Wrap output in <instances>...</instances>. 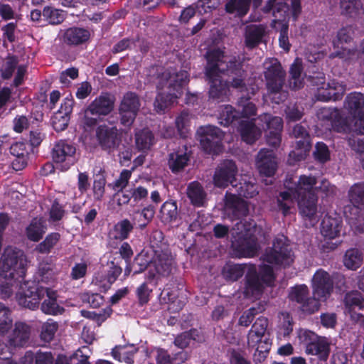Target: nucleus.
<instances>
[{
    "label": "nucleus",
    "mask_w": 364,
    "mask_h": 364,
    "mask_svg": "<svg viewBox=\"0 0 364 364\" xmlns=\"http://www.w3.org/2000/svg\"><path fill=\"white\" fill-rule=\"evenodd\" d=\"M341 8L343 13L353 16L362 6L358 0H341Z\"/></svg>",
    "instance_id": "338daca9"
},
{
    "label": "nucleus",
    "mask_w": 364,
    "mask_h": 364,
    "mask_svg": "<svg viewBox=\"0 0 364 364\" xmlns=\"http://www.w3.org/2000/svg\"><path fill=\"white\" fill-rule=\"evenodd\" d=\"M27 144L23 141L14 143L10 147V153L16 157L13 161V167L16 170L23 168L27 164L28 149Z\"/></svg>",
    "instance_id": "f704fd0d"
},
{
    "label": "nucleus",
    "mask_w": 364,
    "mask_h": 364,
    "mask_svg": "<svg viewBox=\"0 0 364 364\" xmlns=\"http://www.w3.org/2000/svg\"><path fill=\"white\" fill-rule=\"evenodd\" d=\"M114 97L108 93H102L96 97L85 109L84 112V124L87 127H93L102 117L109 114L114 108Z\"/></svg>",
    "instance_id": "9b49d317"
},
{
    "label": "nucleus",
    "mask_w": 364,
    "mask_h": 364,
    "mask_svg": "<svg viewBox=\"0 0 364 364\" xmlns=\"http://www.w3.org/2000/svg\"><path fill=\"white\" fill-rule=\"evenodd\" d=\"M348 144L353 150L360 154V160L364 169V135L360 134L358 136L349 138Z\"/></svg>",
    "instance_id": "052dcab7"
},
{
    "label": "nucleus",
    "mask_w": 364,
    "mask_h": 364,
    "mask_svg": "<svg viewBox=\"0 0 364 364\" xmlns=\"http://www.w3.org/2000/svg\"><path fill=\"white\" fill-rule=\"evenodd\" d=\"M344 304L346 310L349 313H352L355 309H364V299L358 291L347 293L344 298Z\"/></svg>",
    "instance_id": "c03bdc74"
},
{
    "label": "nucleus",
    "mask_w": 364,
    "mask_h": 364,
    "mask_svg": "<svg viewBox=\"0 0 364 364\" xmlns=\"http://www.w3.org/2000/svg\"><path fill=\"white\" fill-rule=\"evenodd\" d=\"M140 107L141 100L139 95L133 92H126L122 98L118 109L121 123L126 127L131 126Z\"/></svg>",
    "instance_id": "2eb2a0df"
},
{
    "label": "nucleus",
    "mask_w": 364,
    "mask_h": 364,
    "mask_svg": "<svg viewBox=\"0 0 364 364\" xmlns=\"http://www.w3.org/2000/svg\"><path fill=\"white\" fill-rule=\"evenodd\" d=\"M18 60L16 57H9L3 65L1 72L4 79L10 78L17 68Z\"/></svg>",
    "instance_id": "e2e57ef3"
},
{
    "label": "nucleus",
    "mask_w": 364,
    "mask_h": 364,
    "mask_svg": "<svg viewBox=\"0 0 364 364\" xmlns=\"http://www.w3.org/2000/svg\"><path fill=\"white\" fill-rule=\"evenodd\" d=\"M268 324V320L265 317L260 316L256 319L247 335V343L249 348H255V346L272 345Z\"/></svg>",
    "instance_id": "dca6fc26"
},
{
    "label": "nucleus",
    "mask_w": 364,
    "mask_h": 364,
    "mask_svg": "<svg viewBox=\"0 0 364 364\" xmlns=\"http://www.w3.org/2000/svg\"><path fill=\"white\" fill-rule=\"evenodd\" d=\"M311 287L313 294L318 300H326L333 290L332 276L321 268L317 269L311 279Z\"/></svg>",
    "instance_id": "aec40b11"
},
{
    "label": "nucleus",
    "mask_w": 364,
    "mask_h": 364,
    "mask_svg": "<svg viewBox=\"0 0 364 364\" xmlns=\"http://www.w3.org/2000/svg\"><path fill=\"white\" fill-rule=\"evenodd\" d=\"M70 117L59 112H55L52 117V125L55 130L60 132L66 129L68 125Z\"/></svg>",
    "instance_id": "69168bd1"
},
{
    "label": "nucleus",
    "mask_w": 364,
    "mask_h": 364,
    "mask_svg": "<svg viewBox=\"0 0 364 364\" xmlns=\"http://www.w3.org/2000/svg\"><path fill=\"white\" fill-rule=\"evenodd\" d=\"M272 345H262L255 346V352L253 355V361L255 364L262 363L267 358Z\"/></svg>",
    "instance_id": "774afa93"
},
{
    "label": "nucleus",
    "mask_w": 364,
    "mask_h": 364,
    "mask_svg": "<svg viewBox=\"0 0 364 364\" xmlns=\"http://www.w3.org/2000/svg\"><path fill=\"white\" fill-rule=\"evenodd\" d=\"M191 115L186 111H183L176 119V127L181 137L186 138L190 131Z\"/></svg>",
    "instance_id": "6e6d98bb"
},
{
    "label": "nucleus",
    "mask_w": 364,
    "mask_h": 364,
    "mask_svg": "<svg viewBox=\"0 0 364 364\" xmlns=\"http://www.w3.org/2000/svg\"><path fill=\"white\" fill-rule=\"evenodd\" d=\"M256 166L259 172L266 176H273L277 168V161L272 150L262 149L257 154Z\"/></svg>",
    "instance_id": "cd10ccee"
},
{
    "label": "nucleus",
    "mask_w": 364,
    "mask_h": 364,
    "mask_svg": "<svg viewBox=\"0 0 364 364\" xmlns=\"http://www.w3.org/2000/svg\"><path fill=\"white\" fill-rule=\"evenodd\" d=\"M134 169V167H133L131 170H122L119 174V178L109 186L112 187L114 191L122 192V191H123L127 186Z\"/></svg>",
    "instance_id": "13d9d810"
},
{
    "label": "nucleus",
    "mask_w": 364,
    "mask_h": 364,
    "mask_svg": "<svg viewBox=\"0 0 364 364\" xmlns=\"http://www.w3.org/2000/svg\"><path fill=\"white\" fill-rule=\"evenodd\" d=\"M105 171L100 168L97 173H95V179L93 182V196L95 200H101L105 194V186L106 179L104 174Z\"/></svg>",
    "instance_id": "603ef678"
},
{
    "label": "nucleus",
    "mask_w": 364,
    "mask_h": 364,
    "mask_svg": "<svg viewBox=\"0 0 364 364\" xmlns=\"http://www.w3.org/2000/svg\"><path fill=\"white\" fill-rule=\"evenodd\" d=\"M291 301L299 304V309L304 313L314 314L320 308L319 301L314 296H309V290L306 285L301 284L292 287L289 293Z\"/></svg>",
    "instance_id": "f3484780"
},
{
    "label": "nucleus",
    "mask_w": 364,
    "mask_h": 364,
    "mask_svg": "<svg viewBox=\"0 0 364 364\" xmlns=\"http://www.w3.org/2000/svg\"><path fill=\"white\" fill-rule=\"evenodd\" d=\"M173 267V259L170 255L166 252L156 254L149 263L147 277L149 280H153L161 277H168L171 274Z\"/></svg>",
    "instance_id": "4be33fe9"
},
{
    "label": "nucleus",
    "mask_w": 364,
    "mask_h": 364,
    "mask_svg": "<svg viewBox=\"0 0 364 364\" xmlns=\"http://www.w3.org/2000/svg\"><path fill=\"white\" fill-rule=\"evenodd\" d=\"M197 135L205 152L218 154L221 151L223 132L218 127L211 125L200 127L197 130Z\"/></svg>",
    "instance_id": "4468645a"
},
{
    "label": "nucleus",
    "mask_w": 364,
    "mask_h": 364,
    "mask_svg": "<svg viewBox=\"0 0 364 364\" xmlns=\"http://www.w3.org/2000/svg\"><path fill=\"white\" fill-rule=\"evenodd\" d=\"M31 326L23 322H16L14 328L9 337L8 345H4V348L8 350L9 355H11L12 350L18 347L26 346L30 338Z\"/></svg>",
    "instance_id": "a878e982"
},
{
    "label": "nucleus",
    "mask_w": 364,
    "mask_h": 364,
    "mask_svg": "<svg viewBox=\"0 0 364 364\" xmlns=\"http://www.w3.org/2000/svg\"><path fill=\"white\" fill-rule=\"evenodd\" d=\"M264 76L272 100L277 104L283 102L287 97V93L282 90L286 73L277 59L269 58L264 61Z\"/></svg>",
    "instance_id": "1a4fd4ad"
},
{
    "label": "nucleus",
    "mask_w": 364,
    "mask_h": 364,
    "mask_svg": "<svg viewBox=\"0 0 364 364\" xmlns=\"http://www.w3.org/2000/svg\"><path fill=\"white\" fill-rule=\"evenodd\" d=\"M188 82V75L185 70L176 72L168 69L158 77V95L154 102L157 112H163L182 94V89Z\"/></svg>",
    "instance_id": "39448f33"
},
{
    "label": "nucleus",
    "mask_w": 364,
    "mask_h": 364,
    "mask_svg": "<svg viewBox=\"0 0 364 364\" xmlns=\"http://www.w3.org/2000/svg\"><path fill=\"white\" fill-rule=\"evenodd\" d=\"M255 223L240 221L232 230V248L237 257H252L258 251L257 238L254 235Z\"/></svg>",
    "instance_id": "6e6552de"
},
{
    "label": "nucleus",
    "mask_w": 364,
    "mask_h": 364,
    "mask_svg": "<svg viewBox=\"0 0 364 364\" xmlns=\"http://www.w3.org/2000/svg\"><path fill=\"white\" fill-rule=\"evenodd\" d=\"M135 143L136 148L141 151L148 150L154 143V137L152 132L148 129H144L135 134Z\"/></svg>",
    "instance_id": "a18cd8bd"
},
{
    "label": "nucleus",
    "mask_w": 364,
    "mask_h": 364,
    "mask_svg": "<svg viewBox=\"0 0 364 364\" xmlns=\"http://www.w3.org/2000/svg\"><path fill=\"white\" fill-rule=\"evenodd\" d=\"M161 296H163L164 300L170 302L171 305H173V306L170 308L176 311L181 309L186 303L185 299L178 301L176 294L173 291L164 290L162 291Z\"/></svg>",
    "instance_id": "0e129e2a"
},
{
    "label": "nucleus",
    "mask_w": 364,
    "mask_h": 364,
    "mask_svg": "<svg viewBox=\"0 0 364 364\" xmlns=\"http://www.w3.org/2000/svg\"><path fill=\"white\" fill-rule=\"evenodd\" d=\"M292 135L296 139L295 149L289 153V161L292 163L305 159L311 149L309 134L306 127L301 124H296L292 131Z\"/></svg>",
    "instance_id": "412c9836"
},
{
    "label": "nucleus",
    "mask_w": 364,
    "mask_h": 364,
    "mask_svg": "<svg viewBox=\"0 0 364 364\" xmlns=\"http://www.w3.org/2000/svg\"><path fill=\"white\" fill-rule=\"evenodd\" d=\"M58 329V323L53 319H48L41 328L40 338L46 343L50 342Z\"/></svg>",
    "instance_id": "864d4df0"
},
{
    "label": "nucleus",
    "mask_w": 364,
    "mask_h": 364,
    "mask_svg": "<svg viewBox=\"0 0 364 364\" xmlns=\"http://www.w3.org/2000/svg\"><path fill=\"white\" fill-rule=\"evenodd\" d=\"M154 208L148 205L143 208L141 211L135 212L133 215V220L137 222L140 229H144L154 218Z\"/></svg>",
    "instance_id": "3c124183"
},
{
    "label": "nucleus",
    "mask_w": 364,
    "mask_h": 364,
    "mask_svg": "<svg viewBox=\"0 0 364 364\" xmlns=\"http://www.w3.org/2000/svg\"><path fill=\"white\" fill-rule=\"evenodd\" d=\"M46 231L44 221L38 218H33L26 230L27 237L33 242L40 240Z\"/></svg>",
    "instance_id": "ea45409f"
},
{
    "label": "nucleus",
    "mask_w": 364,
    "mask_h": 364,
    "mask_svg": "<svg viewBox=\"0 0 364 364\" xmlns=\"http://www.w3.org/2000/svg\"><path fill=\"white\" fill-rule=\"evenodd\" d=\"M90 38L89 30L80 27H71L64 31L63 41L70 46H79L88 41Z\"/></svg>",
    "instance_id": "7c9ffc66"
},
{
    "label": "nucleus",
    "mask_w": 364,
    "mask_h": 364,
    "mask_svg": "<svg viewBox=\"0 0 364 364\" xmlns=\"http://www.w3.org/2000/svg\"><path fill=\"white\" fill-rule=\"evenodd\" d=\"M239 119V112L231 105H226L221 107L218 117L221 125L228 126Z\"/></svg>",
    "instance_id": "de8ad7c7"
},
{
    "label": "nucleus",
    "mask_w": 364,
    "mask_h": 364,
    "mask_svg": "<svg viewBox=\"0 0 364 364\" xmlns=\"http://www.w3.org/2000/svg\"><path fill=\"white\" fill-rule=\"evenodd\" d=\"M352 35L353 30L351 27H344L338 31L336 38L333 41L334 48L338 50L331 53V58L338 57L347 60L358 56V50L355 48L344 46V43L348 44L350 42Z\"/></svg>",
    "instance_id": "6ab92c4d"
},
{
    "label": "nucleus",
    "mask_w": 364,
    "mask_h": 364,
    "mask_svg": "<svg viewBox=\"0 0 364 364\" xmlns=\"http://www.w3.org/2000/svg\"><path fill=\"white\" fill-rule=\"evenodd\" d=\"M363 258V254L359 250L351 248L346 251L343 258V264L348 269L355 270L361 266Z\"/></svg>",
    "instance_id": "37998d69"
},
{
    "label": "nucleus",
    "mask_w": 364,
    "mask_h": 364,
    "mask_svg": "<svg viewBox=\"0 0 364 364\" xmlns=\"http://www.w3.org/2000/svg\"><path fill=\"white\" fill-rule=\"evenodd\" d=\"M301 0H268L262 11L264 14L272 13L274 17L272 23L284 21L289 11L296 19L301 12Z\"/></svg>",
    "instance_id": "f8f14e48"
},
{
    "label": "nucleus",
    "mask_w": 364,
    "mask_h": 364,
    "mask_svg": "<svg viewBox=\"0 0 364 364\" xmlns=\"http://www.w3.org/2000/svg\"><path fill=\"white\" fill-rule=\"evenodd\" d=\"M316 179L312 176L302 175L297 181L292 177L287 178L284 181V186L288 191L282 192L277 198V203L279 209L284 215L289 213L294 207L296 197L316 195Z\"/></svg>",
    "instance_id": "423d86ee"
},
{
    "label": "nucleus",
    "mask_w": 364,
    "mask_h": 364,
    "mask_svg": "<svg viewBox=\"0 0 364 364\" xmlns=\"http://www.w3.org/2000/svg\"><path fill=\"white\" fill-rule=\"evenodd\" d=\"M207 65L205 76L210 85L209 97L213 100H223L228 93V84L220 75H228L230 86L243 91L246 87L247 72L243 68L240 57L226 58L220 49H213L206 53Z\"/></svg>",
    "instance_id": "f03ea898"
},
{
    "label": "nucleus",
    "mask_w": 364,
    "mask_h": 364,
    "mask_svg": "<svg viewBox=\"0 0 364 364\" xmlns=\"http://www.w3.org/2000/svg\"><path fill=\"white\" fill-rule=\"evenodd\" d=\"M197 336L198 331L196 329L185 331L176 337L173 343L176 347L184 349L190 345L191 341L196 340Z\"/></svg>",
    "instance_id": "4d7b16f0"
},
{
    "label": "nucleus",
    "mask_w": 364,
    "mask_h": 364,
    "mask_svg": "<svg viewBox=\"0 0 364 364\" xmlns=\"http://www.w3.org/2000/svg\"><path fill=\"white\" fill-rule=\"evenodd\" d=\"M264 30L262 26L250 25L247 26L245 43L249 48L256 46L262 40Z\"/></svg>",
    "instance_id": "79ce46f5"
},
{
    "label": "nucleus",
    "mask_w": 364,
    "mask_h": 364,
    "mask_svg": "<svg viewBox=\"0 0 364 364\" xmlns=\"http://www.w3.org/2000/svg\"><path fill=\"white\" fill-rule=\"evenodd\" d=\"M60 239V235L58 232H52L48 235L43 241L39 243L35 250L41 254H48L56 245Z\"/></svg>",
    "instance_id": "8fccbe9b"
},
{
    "label": "nucleus",
    "mask_w": 364,
    "mask_h": 364,
    "mask_svg": "<svg viewBox=\"0 0 364 364\" xmlns=\"http://www.w3.org/2000/svg\"><path fill=\"white\" fill-rule=\"evenodd\" d=\"M97 136L100 144L105 150L111 149L116 145L117 134L112 129L100 127L97 131Z\"/></svg>",
    "instance_id": "4c0bfd02"
},
{
    "label": "nucleus",
    "mask_w": 364,
    "mask_h": 364,
    "mask_svg": "<svg viewBox=\"0 0 364 364\" xmlns=\"http://www.w3.org/2000/svg\"><path fill=\"white\" fill-rule=\"evenodd\" d=\"M258 193L257 186L251 182L235 183L232 190L225 196V212L232 220L239 219L248 214L247 203L240 197L252 198Z\"/></svg>",
    "instance_id": "0eeeda50"
},
{
    "label": "nucleus",
    "mask_w": 364,
    "mask_h": 364,
    "mask_svg": "<svg viewBox=\"0 0 364 364\" xmlns=\"http://www.w3.org/2000/svg\"><path fill=\"white\" fill-rule=\"evenodd\" d=\"M25 358L28 361H31L35 358V364H53L54 357L50 352H41L38 351L33 356L31 351L26 353Z\"/></svg>",
    "instance_id": "bf43d9fd"
},
{
    "label": "nucleus",
    "mask_w": 364,
    "mask_h": 364,
    "mask_svg": "<svg viewBox=\"0 0 364 364\" xmlns=\"http://www.w3.org/2000/svg\"><path fill=\"white\" fill-rule=\"evenodd\" d=\"M246 87L249 90L245 89L240 92H247V96L242 95L237 101V112H239L240 118H250L255 116L257 114L256 105L250 101L252 96L255 95L258 91V87L252 85L246 80Z\"/></svg>",
    "instance_id": "bb28decb"
},
{
    "label": "nucleus",
    "mask_w": 364,
    "mask_h": 364,
    "mask_svg": "<svg viewBox=\"0 0 364 364\" xmlns=\"http://www.w3.org/2000/svg\"><path fill=\"white\" fill-rule=\"evenodd\" d=\"M318 82L315 85L318 86L316 97L320 101L338 100L341 98L346 92V86L336 80L328 82L321 81L322 77L317 76Z\"/></svg>",
    "instance_id": "5701e85b"
},
{
    "label": "nucleus",
    "mask_w": 364,
    "mask_h": 364,
    "mask_svg": "<svg viewBox=\"0 0 364 364\" xmlns=\"http://www.w3.org/2000/svg\"><path fill=\"white\" fill-rule=\"evenodd\" d=\"M189 156L186 148L175 150L168 155V164L170 169L174 172H178L183 170L188 164Z\"/></svg>",
    "instance_id": "c9c22d12"
},
{
    "label": "nucleus",
    "mask_w": 364,
    "mask_h": 364,
    "mask_svg": "<svg viewBox=\"0 0 364 364\" xmlns=\"http://www.w3.org/2000/svg\"><path fill=\"white\" fill-rule=\"evenodd\" d=\"M252 1L253 7L257 9L262 0H228L225 9L228 14L242 17L248 13Z\"/></svg>",
    "instance_id": "2f4dec72"
},
{
    "label": "nucleus",
    "mask_w": 364,
    "mask_h": 364,
    "mask_svg": "<svg viewBox=\"0 0 364 364\" xmlns=\"http://www.w3.org/2000/svg\"><path fill=\"white\" fill-rule=\"evenodd\" d=\"M187 195L191 203L196 206H203L205 202L206 193L203 186L197 181L189 183Z\"/></svg>",
    "instance_id": "e433bc0d"
},
{
    "label": "nucleus",
    "mask_w": 364,
    "mask_h": 364,
    "mask_svg": "<svg viewBox=\"0 0 364 364\" xmlns=\"http://www.w3.org/2000/svg\"><path fill=\"white\" fill-rule=\"evenodd\" d=\"M299 339L306 346V353L315 355L321 361H326L330 354V342L325 337H318L314 332L301 331Z\"/></svg>",
    "instance_id": "ddd939ff"
},
{
    "label": "nucleus",
    "mask_w": 364,
    "mask_h": 364,
    "mask_svg": "<svg viewBox=\"0 0 364 364\" xmlns=\"http://www.w3.org/2000/svg\"><path fill=\"white\" fill-rule=\"evenodd\" d=\"M237 167L232 160H225L215 169L213 182L215 186L225 188L230 184L235 185Z\"/></svg>",
    "instance_id": "b1692460"
},
{
    "label": "nucleus",
    "mask_w": 364,
    "mask_h": 364,
    "mask_svg": "<svg viewBox=\"0 0 364 364\" xmlns=\"http://www.w3.org/2000/svg\"><path fill=\"white\" fill-rule=\"evenodd\" d=\"M43 16L50 24L52 25L60 24L65 18V14L63 11L52 6H46L43 9Z\"/></svg>",
    "instance_id": "5fc2aeb1"
},
{
    "label": "nucleus",
    "mask_w": 364,
    "mask_h": 364,
    "mask_svg": "<svg viewBox=\"0 0 364 364\" xmlns=\"http://www.w3.org/2000/svg\"><path fill=\"white\" fill-rule=\"evenodd\" d=\"M289 87L292 89H299L303 85L302 66L296 60L290 68Z\"/></svg>",
    "instance_id": "09e8293b"
},
{
    "label": "nucleus",
    "mask_w": 364,
    "mask_h": 364,
    "mask_svg": "<svg viewBox=\"0 0 364 364\" xmlns=\"http://www.w3.org/2000/svg\"><path fill=\"white\" fill-rule=\"evenodd\" d=\"M161 218L163 223H170L176 221L178 218V208L176 201H166L160 210Z\"/></svg>",
    "instance_id": "49530a36"
},
{
    "label": "nucleus",
    "mask_w": 364,
    "mask_h": 364,
    "mask_svg": "<svg viewBox=\"0 0 364 364\" xmlns=\"http://www.w3.org/2000/svg\"><path fill=\"white\" fill-rule=\"evenodd\" d=\"M134 229V223L128 219L117 223L109 232V244L115 247L119 242L127 239Z\"/></svg>",
    "instance_id": "c85d7f7f"
},
{
    "label": "nucleus",
    "mask_w": 364,
    "mask_h": 364,
    "mask_svg": "<svg viewBox=\"0 0 364 364\" xmlns=\"http://www.w3.org/2000/svg\"><path fill=\"white\" fill-rule=\"evenodd\" d=\"M238 131L240 133L242 139L250 144L255 143L262 134L260 128L255 125L254 119L251 121L241 120Z\"/></svg>",
    "instance_id": "473e14b6"
},
{
    "label": "nucleus",
    "mask_w": 364,
    "mask_h": 364,
    "mask_svg": "<svg viewBox=\"0 0 364 364\" xmlns=\"http://www.w3.org/2000/svg\"><path fill=\"white\" fill-rule=\"evenodd\" d=\"M344 110L348 116L343 117L337 109L323 107L318 112V117L331 122L332 128L337 132L364 131V94L351 92L344 102Z\"/></svg>",
    "instance_id": "7ed1b4c3"
},
{
    "label": "nucleus",
    "mask_w": 364,
    "mask_h": 364,
    "mask_svg": "<svg viewBox=\"0 0 364 364\" xmlns=\"http://www.w3.org/2000/svg\"><path fill=\"white\" fill-rule=\"evenodd\" d=\"M246 274V283L244 294L246 297L257 298L262 292L264 284L270 285L274 279V272L270 267L261 265L259 272L257 273L255 265L227 263L223 269V274L225 279L237 281Z\"/></svg>",
    "instance_id": "20e7f679"
},
{
    "label": "nucleus",
    "mask_w": 364,
    "mask_h": 364,
    "mask_svg": "<svg viewBox=\"0 0 364 364\" xmlns=\"http://www.w3.org/2000/svg\"><path fill=\"white\" fill-rule=\"evenodd\" d=\"M219 4V0H198L196 3V10L201 15L210 14Z\"/></svg>",
    "instance_id": "680f3d73"
},
{
    "label": "nucleus",
    "mask_w": 364,
    "mask_h": 364,
    "mask_svg": "<svg viewBox=\"0 0 364 364\" xmlns=\"http://www.w3.org/2000/svg\"><path fill=\"white\" fill-rule=\"evenodd\" d=\"M342 226L341 217L326 215L321 224V233L324 238L333 240L340 235Z\"/></svg>",
    "instance_id": "c756f323"
},
{
    "label": "nucleus",
    "mask_w": 364,
    "mask_h": 364,
    "mask_svg": "<svg viewBox=\"0 0 364 364\" xmlns=\"http://www.w3.org/2000/svg\"><path fill=\"white\" fill-rule=\"evenodd\" d=\"M23 252L12 247L4 250L0 260V293L1 297H10L16 289V299L18 304L36 309L41 300V311L50 315L61 314L63 310L57 302L55 291L37 287L33 282L24 281L27 266Z\"/></svg>",
    "instance_id": "f257e3e1"
},
{
    "label": "nucleus",
    "mask_w": 364,
    "mask_h": 364,
    "mask_svg": "<svg viewBox=\"0 0 364 364\" xmlns=\"http://www.w3.org/2000/svg\"><path fill=\"white\" fill-rule=\"evenodd\" d=\"M294 257L287 238L279 235L274 239L272 247L267 249L262 255V265L269 266L272 270V267L286 268L293 264Z\"/></svg>",
    "instance_id": "9d476101"
},
{
    "label": "nucleus",
    "mask_w": 364,
    "mask_h": 364,
    "mask_svg": "<svg viewBox=\"0 0 364 364\" xmlns=\"http://www.w3.org/2000/svg\"><path fill=\"white\" fill-rule=\"evenodd\" d=\"M348 196L354 207L359 209L364 208V182L355 183L351 186Z\"/></svg>",
    "instance_id": "58836bf2"
},
{
    "label": "nucleus",
    "mask_w": 364,
    "mask_h": 364,
    "mask_svg": "<svg viewBox=\"0 0 364 364\" xmlns=\"http://www.w3.org/2000/svg\"><path fill=\"white\" fill-rule=\"evenodd\" d=\"M137 349L134 346H124L114 348L112 351V354L114 358L119 362H124L127 364H133L134 355Z\"/></svg>",
    "instance_id": "a19ab883"
},
{
    "label": "nucleus",
    "mask_w": 364,
    "mask_h": 364,
    "mask_svg": "<svg viewBox=\"0 0 364 364\" xmlns=\"http://www.w3.org/2000/svg\"><path fill=\"white\" fill-rule=\"evenodd\" d=\"M75 154V146L63 140L56 142L52 149V158L62 171L68 170L76 162Z\"/></svg>",
    "instance_id": "a211bd4d"
},
{
    "label": "nucleus",
    "mask_w": 364,
    "mask_h": 364,
    "mask_svg": "<svg viewBox=\"0 0 364 364\" xmlns=\"http://www.w3.org/2000/svg\"><path fill=\"white\" fill-rule=\"evenodd\" d=\"M258 119L264 123L262 127L268 130L266 136L267 144L274 147L278 146L281 143V132L283 128L282 119L264 113L259 116Z\"/></svg>",
    "instance_id": "393cba45"
},
{
    "label": "nucleus",
    "mask_w": 364,
    "mask_h": 364,
    "mask_svg": "<svg viewBox=\"0 0 364 364\" xmlns=\"http://www.w3.org/2000/svg\"><path fill=\"white\" fill-rule=\"evenodd\" d=\"M298 200L299 213L304 217L313 219L317 214V196L309 195L308 196L296 197Z\"/></svg>",
    "instance_id": "72a5a7b5"
}]
</instances>
